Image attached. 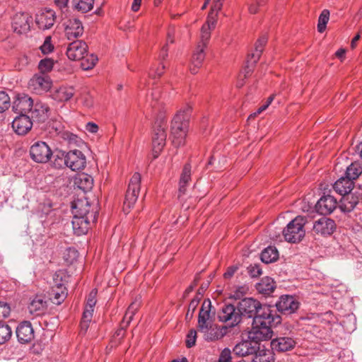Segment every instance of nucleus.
Wrapping results in <instances>:
<instances>
[{"label":"nucleus","mask_w":362,"mask_h":362,"mask_svg":"<svg viewBox=\"0 0 362 362\" xmlns=\"http://www.w3.org/2000/svg\"><path fill=\"white\" fill-rule=\"evenodd\" d=\"M72 214L74 233L80 236L86 234L90 223L96 221L98 206L96 204H91L86 197H81L72 203Z\"/></svg>","instance_id":"nucleus-1"},{"label":"nucleus","mask_w":362,"mask_h":362,"mask_svg":"<svg viewBox=\"0 0 362 362\" xmlns=\"http://www.w3.org/2000/svg\"><path fill=\"white\" fill-rule=\"evenodd\" d=\"M264 309L259 315L254 317L248 332V338L257 344L259 341L270 339L273 334L272 327L281 323V317L276 310L269 311L267 308Z\"/></svg>","instance_id":"nucleus-2"},{"label":"nucleus","mask_w":362,"mask_h":362,"mask_svg":"<svg viewBox=\"0 0 362 362\" xmlns=\"http://www.w3.org/2000/svg\"><path fill=\"white\" fill-rule=\"evenodd\" d=\"M189 111V107H185L179 110L172 121V142L175 147L182 146L185 144V139L188 131Z\"/></svg>","instance_id":"nucleus-3"},{"label":"nucleus","mask_w":362,"mask_h":362,"mask_svg":"<svg viewBox=\"0 0 362 362\" xmlns=\"http://www.w3.org/2000/svg\"><path fill=\"white\" fill-rule=\"evenodd\" d=\"M69 276L64 270L56 272L53 277L54 284L49 293L51 301L56 305H60L67 296L66 284Z\"/></svg>","instance_id":"nucleus-4"},{"label":"nucleus","mask_w":362,"mask_h":362,"mask_svg":"<svg viewBox=\"0 0 362 362\" xmlns=\"http://www.w3.org/2000/svg\"><path fill=\"white\" fill-rule=\"evenodd\" d=\"M267 308L269 311H274L275 310L267 304L262 305L259 301L252 298H245L238 303V308L242 316H246L249 318L255 317L259 315L261 312Z\"/></svg>","instance_id":"nucleus-5"},{"label":"nucleus","mask_w":362,"mask_h":362,"mask_svg":"<svg viewBox=\"0 0 362 362\" xmlns=\"http://www.w3.org/2000/svg\"><path fill=\"white\" fill-rule=\"evenodd\" d=\"M305 221L302 216H297L292 220L283 231L285 240L290 243L300 241L305 234Z\"/></svg>","instance_id":"nucleus-6"},{"label":"nucleus","mask_w":362,"mask_h":362,"mask_svg":"<svg viewBox=\"0 0 362 362\" xmlns=\"http://www.w3.org/2000/svg\"><path fill=\"white\" fill-rule=\"evenodd\" d=\"M141 175L135 173L129 183L128 189L125 195L123 211L128 214L129 210L136 203L140 191Z\"/></svg>","instance_id":"nucleus-7"},{"label":"nucleus","mask_w":362,"mask_h":362,"mask_svg":"<svg viewBox=\"0 0 362 362\" xmlns=\"http://www.w3.org/2000/svg\"><path fill=\"white\" fill-rule=\"evenodd\" d=\"M29 153L31 159L37 163H47L53 156V152L48 144L41 141L35 142L30 146Z\"/></svg>","instance_id":"nucleus-8"},{"label":"nucleus","mask_w":362,"mask_h":362,"mask_svg":"<svg viewBox=\"0 0 362 362\" xmlns=\"http://www.w3.org/2000/svg\"><path fill=\"white\" fill-rule=\"evenodd\" d=\"M166 128V123L163 121L155 124L152 136L153 156L154 158H158L165 145L167 137Z\"/></svg>","instance_id":"nucleus-9"},{"label":"nucleus","mask_w":362,"mask_h":362,"mask_svg":"<svg viewBox=\"0 0 362 362\" xmlns=\"http://www.w3.org/2000/svg\"><path fill=\"white\" fill-rule=\"evenodd\" d=\"M218 317L222 322H228L230 327H235L241 322L240 313L238 307L232 304L224 305L220 310Z\"/></svg>","instance_id":"nucleus-10"},{"label":"nucleus","mask_w":362,"mask_h":362,"mask_svg":"<svg viewBox=\"0 0 362 362\" xmlns=\"http://www.w3.org/2000/svg\"><path fill=\"white\" fill-rule=\"evenodd\" d=\"M52 84L49 76L43 74H36L30 79L28 87L36 94L40 95L49 90Z\"/></svg>","instance_id":"nucleus-11"},{"label":"nucleus","mask_w":362,"mask_h":362,"mask_svg":"<svg viewBox=\"0 0 362 362\" xmlns=\"http://www.w3.org/2000/svg\"><path fill=\"white\" fill-rule=\"evenodd\" d=\"M32 16L27 12H18L12 18V28L18 34L27 33L30 29Z\"/></svg>","instance_id":"nucleus-12"},{"label":"nucleus","mask_w":362,"mask_h":362,"mask_svg":"<svg viewBox=\"0 0 362 362\" xmlns=\"http://www.w3.org/2000/svg\"><path fill=\"white\" fill-rule=\"evenodd\" d=\"M96 295L97 291L93 289L90 292L87 298L86 304L83 313L82 320L81 322V329L84 332L87 331L89 327V323L92 320L94 307L96 303Z\"/></svg>","instance_id":"nucleus-13"},{"label":"nucleus","mask_w":362,"mask_h":362,"mask_svg":"<svg viewBox=\"0 0 362 362\" xmlns=\"http://www.w3.org/2000/svg\"><path fill=\"white\" fill-rule=\"evenodd\" d=\"M86 165V158L79 150L75 149L66 153V166L73 171L83 169Z\"/></svg>","instance_id":"nucleus-14"},{"label":"nucleus","mask_w":362,"mask_h":362,"mask_svg":"<svg viewBox=\"0 0 362 362\" xmlns=\"http://www.w3.org/2000/svg\"><path fill=\"white\" fill-rule=\"evenodd\" d=\"M361 199H362V186L360 187L358 190L356 189L354 192H349L342 195L339 208L344 212H350L356 207Z\"/></svg>","instance_id":"nucleus-15"},{"label":"nucleus","mask_w":362,"mask_h":362,"mask_svg":"<svg viewBox=\"0 0 362 362\" xmlns=\"http://www.w3.org/2000/svg\"><path fill=\"white\" fill-rule=\"evenodd\" d=\"M55 21L56 15L52 9H42L36 15L35 22L38 28L41 30H48L51 28Z\"/></svg>","instance_id":"nucleus-16"},{"label":"nucleus","mask_w":362,"mask_h":362,"mask_svg":"<svg viewBox=\"0 0 362 362\" xmlns=\"http://www.w3.org/2000/svg\"><path fill=\"white\" fill-rule=\"evenodd\" d=\"M259 349L258 344L252 339L242 340L236 344L233 349L234 354L239 357H244L256 354Z\"/></svg>","instance_id":"nucleus-17"},{"label":"nucleus","mask_w":362,"mask_h":362,"mask_svg":"<svg viewBox=\"0 0 362 362\" xmlns=\"http://www.w3.org/2000/svg\"><path fill=\"white\" fill-rule=\"evenodd\" d=\"M88 46L83 41H74L69 45L66 49V55L71 60H81L84 58Z\"/></svg>","instance_id":"nucleus-18"},{"label":"nucleus","mask_w":362,"mask_h":362,"mask_svg":"<svg viewBox=\"0 0 362 362\" xmlns=\"http://www.w3.org/2000/svg\"><path fill=\"white\" fill-rule=\"evenodd\" d=\"M335 228L336 225L333 220L322 217L314 222L313 230L316 234L325 236L331 235Z\"/></svg>","instance_id":"nucleus-19"},{"label":"nucleus","mask_w":362,"mask_h":362,"mask_svg":"<svg viewBox=\"0 0 362 362\" xmlns=\"http://www.w3.org/2000/svg\"><path fill=\"white\" fill-rule=\"evenodd\" d=\"M299 303L292 296L285 295L280 297L276 303L277 310L284 314H291L298 308Z\"/></svg>","instance_id":"nucleus-20"},{"label":"nucleus","mask_w":362,"mask_h":362,"mask_svg":"<svg viewBox=\"0 0 362 362\" xmlns=\"http://www.w3.org/2000/svg\"><path fill=\"white\" fill-rule=\"evenodd\" d=\"M337 206V199L331 195L322 197L315 204V209L317 213L323 215L329 214Z\"/></svg>","instance_id":"nucleus-21"},{"label":"nucleus","mask_w":362,"mask_h":362,"mask_svg":"<svg viewBox=\"0 0 362 362\" xmlns=\"http://www.w3.org/2000/svg\"><path fill=\"white\" fill-rule=\"evenodd\" d=\"M33 127L30 117L25 114H20L12 122V128L19 135L27 134Z\"/></svg>","instance_id":"nucleus-22"},{"label":"nucleus","mask_w":362,"mask_h":362,"mask_svg":"<svg viewBox=\"0 0 362 362\" xmlns=\"http://www.w3.org/2000/svg\"><path fill=\"white\" fill-rule=\"evenodd\" d=\"M65 35L68 40H71L82 35L83 27L81 22L76 18L69 19L64 23Z\"/></svg>","instance_id":"nucleus-23"},{"label":"nucleus","mask_w":362,"mask_h":362,"mask_svg":"<svg viewBox=\"0 0 362 362\" xmlns=\"http://www.w3.org/2000/svg\"><path fill=\"white\" fill-rule=\"evenodd\" d=\"M216 25V20L215 19V16L213 13L208 15L206 22L201 28L200 40L197 45L207 46L211 37V33L215 29Z\"/></svg>","instance_id":"nucleus-24"},{"label":"nucleus","mask_w":362,"mask_h":362,"mask_svg":"<svg viewBox=\"0 0 362 362\" xmlns=\"http://www.w3.org/2000/svg\"><path fill=\"white\" fill-rule=\"evenodd\" d=\"M49 111V107L47 104L41 101H37L34 103L30 111L31 117L34 121L44 122L48 119Z\"/></svg>","instance_id":"nucleus-25"},{"label":"nucleus","mask_w":362,"mask_h":362,"mask_svg":"<svg viewBox=\"0 0 362 362\" xmlns=\"http://www.w3.org/2000/svg\"><path fill=\"white\" fill-rule=\"evenodd\" d=\"M33 105V100L28 95H18L13 102V109L21 114H25L30 112Z\"/></svg>","instance_id":"nucleus-26"},{"label":"nucleus","mask_w":362,"mask_h":362,"mask_svg":"<svg viewBox=\"0 0 362 362\" xmlns=\"http://www.w3.org/2000/svg\"><path fill=\"white\" fill-rule=\"evenodd\" d=\"M296 345L295 340L289 337H281L272 339L271 347L272 350L279 352H284L291 350Z\"/></svg>","instance_id":"nucleus-27"},{"label":"nucleus","mask_w":362,"mask_h":362,"mask_svg":"<svg viewBox=\"0 0 362 362\" xmlns=\"http://www.w3.org/2000/svg\"><path fill=\"white\" fill-rule=\"evenodd\" d=\"M16 336L21 343L30 342L34 338L31 323L28 321L21 322L16 329Z\"/></svg>","instance_id":"nucleus-28"},{"label":"nucleus","mask_w":362,"mask_h":362,"mask_svg":"<svg viewBox=\"0 0 362 362\" xmlns=\"http://www.w3.org/2000/svg\"><path fill=\"white\" fill-rule=\"evenodd\" d=\"M206 47L202 45H197L192 58L193 67L190 68V71L192 74H196L197 72V69L202 66L205 59L204 50Z\"/></svg>","instance_id":"nucleus-29"},{"label":"nucleus","mask_w":362,"mask_h":362,"mask_svg":"<svg viewBox=\"0 0 362 362\" xmlns=\"http://www.w3.org/2000/svg\"><path fill=\"white\" fill-rule=\"evenodd\" d=\"M74 95V90L72 87H60L54 90L51 97L56 101L65 102L70 100Z\"/></svg>","instance_id":"nucleus-30"},{"label":"nucleus","mask_w":362,"mask_h":362,"mask_svg":"<svg viewBox=\"0 0 362 362\" xmlns=\"http://www.w3.org/2000/svg\"><path fill=\"white\" fill-rule=\"evenodd\" d=\"M353 186L354 182L344 176L340 177L334 182L333 188L339 194L345 195L349 192H351L353 189Z\"/></svg>","instance_id":"nucleus-31"},{"label":"nucleus","mask_w":362,"mask_h":362,"mask_svg":"<svg viewBox=\"0 0 362 362\" xmlns=\"http://www.w3.org/2000/svg\"><path fill=\"white\" fill-rule=\"evenodd\" d=\"M47 302L39 296H35L28 305V310L30 314L34 315H40L45 311Z\"/></svg>","instance_id":"nucleus-32"},{"label":"nucleus","mask_w":362,"mask_h":362,"mask_svg":"<svg viewBox=\"0 0 362 362\" xmlns=\"http://www.w3.org/2000/svg\"><path fill=\"white\" fill-rule=\"evenodd\" d=\"M74 184L83 192H87L92 189L93 186V179L88 174H78L74 178Z\"/></svg>","instance_id":"nucleus-33"},{"label":"nucleus","mask_w":362,"mask_h":362,"mask_svg":"<svg viewBox=\"0 0 362 362\" xmlns=\"http://www.w3.org/2000/svg\"><path fill=\"white\" fill-rule=\"evenodd\" d=\"M211 302L209 299H205L202 305L199 313L198 326L210 324Z\"/></svg>","instance_id":"nucleus-34"},{"label":"nucleus","mask_w":362,"mask_h":362,"mask_svg":"<svg viewBox=\"0 0 362 362\" xmlns=\"http://www.w3.org/2000/svg\"><path fill=\"white\" fill-rule=\"evenodd\" d=\"M276 288V284L273 279L265 276L261 279V281L257 284L256 288L257 291L264 295H269L271 294L274 288Z\"/></svg>","instance_id":"nucleus-35"},{"label":"nucleus","mask_w":362,"mask_h":362,"mask_svg":"<svg viewBox=\"0 0 362 362\" xmlns=\"http://www.w3.org/2000/svg\"><path fill=\"white\" fill-rule=\"evenodd\" d=\"M199 327V329L204 334V337L206 341H215L223 336L220 334L217 327H213L210 324H205Z\"/></svg>","instance_id":"nucleus-36"},{"label":"nucleus","mask_w":362,"mask_h":362,"mask_svg":"<svg viewBox=\"0 0 362 362\" xmlns=\"http://www.w3.org/2000/svg\"><path fill=\"white\" fill-rule=\"evenodd\" d=\"M191 180V165L189 164H186L184 166L182 170V173L180 176V180L179 182V194H183L185 193L186 187L188 185L189 182Z\"/></svg>","instance_id":"nucleus-37"},{"label":"nucleus","mask_w":362,"mask_h":362,"mask_svg":"<svg viewBox=\"0 0 362 362\" xmlns=\"http://www.w3.org/2000/svg\"><path fill=\"white\" fill-rule=\"evenodd\" d=\"M279 252L274 247L269 246L265 248L261 253V259L263 262L269 264L278 259Z\"/></svg>","instance_id":"nucleus-38"},{"label":"nucleus","mask_w":362,"mask_h":362,"mask_svg":"<svg viewBox=\"0 0 362 362\" xmlns=\"http://www.w3.org/2000/svg\"><path fill=\"white\" fill-rule=\"evenodd\" d=\"M362 173V167L359 163H351L346 170L345 177L354 182Z\"/></svg>","instance_id":"nucleus-39"},{"label":"nucleus","mask_w":362,"mask_h":362,"mask_svg":"<svg viewBox=\"0 0 362 362\" xmlns=\"http://www.w3.org/2000/svg\"><path fill=\"white\" fill-rule=\"evenodd\" d=\"M140 306V300H135L134 302L131 303V305L127 308L126 313L123 317V324H126V327L128 326V325L132 321L134 315L136 312V310L139 309Z\"/></svg>","instance_id":"nucleus-40"},{"label":"nucleus","mask_w":362,"mask_h":362,"mask_svg":"<svg viewBox=\"0 0 362 362\" xmlns=\"http://www.w3.org/2000/svg\"><path fill=\"white\" fill-rule=\"evenodd\" d=\"M267 42V37L265 35L260 37L256 42L255 52L251 54L254 59V62H257L259 59Z\"/></svg>","instance_id":"nucleus-41"},{"label":"nucleus","mask_w":362,"mask_h":362,"mask_svg":"<svg viewBox=\"0 0 362 362\" xmlns=\"http://www.w3.org/2000/svg\"><path fill=\"white\" fill-rule=\"evenodd\" d=\"M74 2L77 10L86 13L93 8L94 0H74Z\"/></svg>","instance_id":"nucleus-42"},{"label":"nucleus","mask_w":362,"mask_h":362,"mask_svg":"<svg viewBox=\"0 0 362 362\" xmlns=\"http://www.w3.org/2000/svg\"><path fill=\"white\" fill-rule=\"evenodd\" d=\"M329 19V11L327 9H324L318 18L317 30L319 33H322L325 30Z\"/></svg>","instance_id":"nucleus-43"},{"label":"nucleus","mask_w":362,"mask_h":362,"mask_svg":"<svg viewBox=\"0 0 362 362\" xmlns=\"http://www.w3.org/2000/svg\"><path fill=\"white\" fill-rule=\"evenodd\" d=\"M255 354L252 362H272L273 361V357L269 351L257 349Z\"/></svg>","instance_id":"nucleus-44"},{"label":"nucleus","mask_w":362,"mask_h":362,"mask_svg":"<svg viewBox=\"0 0 362 362\" xmlns=\"http://www.w3.org/2000/svg\"><path fill=\"white\" fill-rule=\"evenodd\" d=\"M98 57L95 54L86 55L82 59L81 67L84 70H88L93 68L98 62Z\"/></svg>","instance_id":"nucleus-45"},{"label":"nucleus","mask_w":362,"mask_h":362,"mask_svg":"<svg viewBox=\"0 0 362 362\" xmlns=\"http://www.w3.org/2000/svg\"><path fill=\"white\" fill-rule=\"evenodd\" d=\"M12 335L11 327L7 325H0V344H4Z\"/></svg>","instance_id":"nucleus-46"},{"label":"nucleus","mask_w":362,"mask_h":362,"mask_svg":"<svg viewBox=\"0 0 362 362\" xmlns=\"http://www.w3.org/2000/svg\"><path fill=\"white\" fill-rule=\"evenodd\" d=\"M54 66V60L50 58H45L40 61L38 68L40 71V74L49 72Z\"/></svg>","instance_id":"nucleus-47"},{"label":"nucleus","mask_w":362,"mask_h":362,"mask_svg":"<svg viewBox=\"0 0 362 362\" xmlns=\"http://www.w3.org/2000/svg\"><path fill=\"white\" fill-rule=\"evenodd\" d=\"M78 257V251L75 248H73V247L68 248L64 255V259L65 262L69 264H71L75 261H76Z\"/></svg>","instance_id":"nucleus-48"},{"label":"nucleus","mask_w":362,"mask_h":362,"mask_svg":"<svg viewBox=\"0 0 362 362\" xmlns=\"http://www.w3.org/2000/svg\"><path fill=\"white\" fill-rule=\"evenodd\" d=\"M53 165L56 168H62L66 165V154L64 152L59 151L54 155Z\"/></svg>","instance_id":"nucleus-49"},{"label":"nucleus","mask_w":362,"mask_h":362,"mask_svg":"<svg viewBox=\"0 0 362 362\" xmlns=\"http://www.w3.org/2000/svg\"><path fill=\"white\" fill-rule=\"evenodd\" d=\"M10 107V98L4 91H0V113L4 112Z\"/></svg>","instance_id":"nucleus-50"},{"label":"nucleus","mask_w":362,"mask_h":362,"mask_svg":"<svg viewBox=\"0 0 362 362\" xmlns=\"http://www.w3.org/2000/svg\"><path fill=\"white\" fill-rule=\"evenodd\" d=\"M266 2L267 0H252L247 3L249 12L252 14L257 13L259 8L265 5Z\"/></svg>","instance_id":"nucleus-51"},{"label":"nucleus","mask_w":362,"mask_h":362,"mask_svg":"<svg viewBox=\"0 0 362 362\" xmlns=\"http://www.w3.org/2000/svg\"><path fill=\"white\" fill-rule=\"evenodd\" d=\"M165 69V66L160 62L158 64L157 66H153L151 68L148 75L151 78L160 77L164 73V70Z\"/></svg>","instance_id":"nucleus-52"},{"label":"nucleus","mask_w":362,"mask_h":362,"mask_svg":"<svg viewBox=\"0 0 362 362\" xmlns=\"http://www.w3.org/2000/svg\"><path fill=\"white\" fill-rule=\"evenodd\" d=\"M54 46L51 42V37L48 36L45 38L44 43L41 45L40 49L45 54H49L53 51Z\"/></svg>","instance_id":"nucleus-53"},{"label":"nucleus","mask_w":362,"mask_h":362,"mask_svg":"<svg viewBox=\"0 0 362 362\" xmlns=\"http://www.w3.org/2000/svg\"><path fill=\"white\" fill-rule=\"evenodd\" d=\"M11 308L8 303L0 301V321L8 317L10 315Z\"/></svg>","instance_id":"nucleus-54"},{"label":"nucleus","mask_w":362,"mask_h":362,"mask_svg":"<svg viewBox=\"0 0 362 362\" xmlns=\"http://www.w3.org/2000/svg\"><path fill=\"white\" fill-rule=\"evenodd\" d=\"M197 339V332L194 329H191L188 332L186 339V346L191 348L195 345Z\"/></svg>","instance_id":"nucleus-55"},{"label":"nucleus","mask_w":362,"mask_h":362,"mask_svg":"<svg viewBox=\"0 0 362 362\" xmlns=\"http://www.w3.org/2000/svg\"><path fill=\"white\" fill-rule=\"evenodd\" d=\"M231 351L228 348H225L220 354L218 362H231Z\"/></svg>","instance_id":"nucleus-56"},{"label":"nucleus","mask_w":362,"mask_h":362,"mask_svg":"<svg viewBox=\"0 0 362 362\" xmlns=\"http://www.w3.org/2000/svg\"><path fill=\"white\" fill-rule=\"evenodd\" d=\"M223 0H214L213 6L211 8L209 13V15H211L213 13L215 16V19L216 21H217L218 13L221 9L222 6H223Z\"/></svg>","instance_id":"nucleus-57"},{"label":"nucleus","mask_w":362,"mask_h":362,"mask_svg":"<svg viewBox=\"0 0 362 362\" xmlns=\"http://www.w3.org/2000/svg\"><path fill=\"white\" fill-rule=\"evenodd\" d=\"M199 300L198 298H194L191 300L188 306V310L186 314L187 317H192L194 310H196Z\"/></svg>","instance_id":"nucleus-58"},{"label":"nucleus","mask_w":362,"mask_h":362,"mask_svg":"<svg viewBox=\"0 0 362 362\" xmlns=\"http://www.w3.org/2000/svg\"><path fill=\"white\" fill-rule=\"evenodd\" d=\"M82 103L83 105L88 108L93 107L94 105V100L93 96L90 95H84L82 98Z\"/></svg>","instance_id":"nucleus-59"},{"label":"nucleus","mask_w":362,"mask_h":362,"mask_svg":"<svg viewBox=\"0 0 362 362\" xmlns=\"http://www.w3.org/2000/svg\"><path fill=\"white\" fill-rule=\"evenodd\" d=\"M238 269V266L237 265H233L231 267H229L226 272L224 273L223 276L225 279H230L231 278L234 274L237 272Z\"/></svg>","instance_id":"nucleus-60"},{"label":"nucleus","mask_w":362,"mask_h":362,"mask_svg":"<svg viewBox=\"0 0 362 362\" xmlns=\"http://www.w3.org/2000/svg\"><path fill=\"white\" fill-rule=\"evenodd\" d=\"M86 130L90 133L95 134L98 131V126L93 122H88L86 124Z\"/></svg>","instance_id":"nucleus-61"},{"label":"nucleus","mask_w":362,"mask_h":362,"mask_svg":"<svg viewBox=\"0 0 362 362\" xmlns=\"http://www.w3.org/2000/svg\"><path fill=\"white\" fill-rule=\"evenodd\" d=\"M69 0H54L55 4L61 9H65L67 7Z\"/></svg>","instance_id":"nucleus-62"},{"label":"nucleus","mask_w":362,"mask_h":362,"mask_svg":"<svg viewBox=\"0 0 362 362\" xmlns=\"http://www.w3.org/2000/svg\"><path fill=\"white\" fill-rule=\"evenodd\" d=\"M168 45H165L163 47L160 55H159V59L160 60H164L168 57Z\"/></svg>","instance_id":"nucleus-63"},{"label":"nucleus","mask_w":362,"mask_h":362,"mask_svg":"<svg viewBox=\"0 0 362 362\" xmlns=\"http://www.w3.org/2000/svg\"><path fill=\"white\" fill-rule=\"evenodd\" d=\"M174 34L175 30L173 28H171L168 30L167 35V45L168 43H173L174 42Z\"/></svg>","instance_id":"nucleus-64"}]
</instances>
